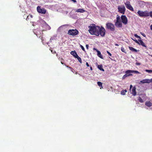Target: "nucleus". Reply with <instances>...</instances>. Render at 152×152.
I'll use <instances>...</instances> for the list:
<instances>
[{"instance_id": "nucleus-1", "label": "nucleus", "mask_w": 152, "mask_h": 152, "mask_svg": "<svg viewBox=\"0 0 152 152\" xmlns=\"http://www.w3.org/2000/svg\"><path fill=\"white\" fill-rule=\"evenodd\" d=\"M99 26H96L94 24H92L91 25L88 26L89 29L88 31L91 35H98V27Z\"/></svg>"}, {"instance_id": "nucleus-2", "label": "nucleus", "mask_w": 152, "mask_h": 152, "mask_svg": "<svg viewBox=\"0 0 152 152\" xmlns=\"http://www.w3.org/2000/svg\"><path fill=\"white\" fill-rule=\"evenodd\" d=\"M105 28L107 30L112 32H114L115 30L114 25L110 22H108L106 23Z\"/></svg>"}, {"instance_id": "nucleus-3", "label": "nucleus", "mask_w": 152, "mask_h": 152, "mask_svg": "<svg viewBox=\"0 0 152 152\" xmlns=\"http://www.w3.org/2000/svg\"><path fill=\"white\" fill-rule=\"evenodd\" d=\"M98 33L99 34L96 35V36H99V35L102 37H104L106 31L104 28L103 27L101 26V27L99 26L98 27Z\"/></svg>"}, {"instance_id": "nucleus-4", "label": "nucleus", "mask_w": 152, "mask_h": 152, "mask_svg": "<svg viewBox=\"0 0 152 152\" xmlns=\"http://www.w3.org/2000/svg\"><path fill=\"white\" fill-rule=\"evenodd\" d=\"M137 13L139 15V16L140 17H147L149 16L148 12L147 11L143 12L140 10H139L137 12Z\"/></svg>"}, {"instance_id": "nucleus-5", "label": "nucleus", "mask_w": 152, "mask_h": 152, "mask_svg": "<svg viewBox=\"0 0 152 152\" xmlns=\"http://www.w3.org/2000/svg\"><path fill=\"white\" fill-rule=\"evenodd\" d=\"M37 9V12L39 13L45 14L46 12V10L45 8H41L40 6H38Z\"/></svg>"}, {"instance_id": "nucleus-6", "label": "nucleus", "mask_w": 152, "mask_h": 152, "mask_svg": "<svg viewBox=\"0 0 152 152\" xmlns=\"http://www.w3.org/2000/svg\"><path fill=\"white\" fill-rule=\"evenodd\" d=\"M78 33V31L76 29L69 30L68 32V34L72 36H75Z\"/></svg>"}, {"instance_id": "nucleus-7", "label": "nucleus", "mask_w": 152, "mask_h": 152, "mask_svg": "<svg viewBox=\"0 0 152 152\" xmlns=\"http://www.w3.org/2000/svg\"><path fill=\"white\" fill-rule=\"evenodd\" d=\"M118 12L123 14L125 13L126 11V8L125 6L124 5L121 6H119L118 7Z\"/></svg>"}, {"instance_id": "nucleus-8", "label": "nucleus", "mask_w": 152, "mask_h": 152, "mask_svg": "<svg viewBox=\"0 0 152 152\" xmlns=\"http://www.w3.org/2000/svg\"><path fill=\"white\" fill-rule=\"evenodd\" d=\"M122 22L124 25L127 24L128 20L126 17L125 15H122L121 16Z\"/></svg>"}, {"instance_id": "nucleus-9", "label": "nucleus", "mask_w": 152, "mask_h": 152, "mask_svg": "<svg viewBox=\"0 0 152 152\" xmlns=\"http://www.w3.org/2000/svg\"><path fill=\"white\" fill-rule=\"evenodd\" d=\"M140 83H152V78L151 79H145L140 81Z\"/></svg>"}, {"instance_id": "nucleus-10", "label": "nucleus", "mask_w": 152, "mask_h": 152, "mask_svg": "<svg viewBox=\"0 0 152 152\" xmlns=\"http://www.w3.org/2000/svg\"><path fill=\"white\" fill-rule=\"evenodd\" d=\"M115 25L117 27L122 28V22L121 21H116Z\"/></svg>"}, {"instance_id": "nucleus-11", "label": "nucleus", "mask_w": 152, "mask_h": 152, "mask_svg": "<svg viewBox=\"0 0 152 152\" xmlns=\"http://www.w3.org/2000/svg\"><path fill=\"white\" fill-rule=\"evenodd\" d=\"M125 73H126L122 77V79H124L126 77H127L129 76H132V74H128V73H127L126 71L125 72Z\"/></svg>"}, {"instance_id": "nucleus-12", "label": "nucleus", "mask_w": 152, "mask_h": 152, "mask_svg": "<svg viewBox=\"0 0 152 152\" xmlns=\"http://www.w3.org/2000/svg\"><path fill=\"white\" fill-rule=\"evenodd\" d=\"M138 41H139V44H138L139 45H141L143 47H146V48L147 47L145 45V44L143 42V41L141 40V39H138Z\"/></svg>"}, {"instance_id": "nucleus-13", "label": "nucleus", "mask_w": 152, "mask_h": 152, "mask_svg": "<svg viewBox=\"0 0 152 152\" xmlns=\"http://www.w3.org/2000/svg\"><path fill=\"white\" fill-rule=\"evenodd\" d=\"M136 88L135 87H133L132 89L131 93L134 96H135L136 95Z\"/></svg>"}, {"instance_id": "nucleus-14", "label": "nucleus", "mask_w": 152, "mask_h": 152, "mask_svg": "<svg viewBox=\"0 0 152 152\" xmlns=\"http://www.w3.org/2000/svg\"><path fill=\"white\" fill-rule=\"evenodd\" d=\"M127 73H134L135 74H139L140 72L137 71L133 70H127L126 71Z\"/></svg>"}, {"instance_id": "nucleus-15", "label": "nucleus", "mask_w": 152, "mask_h": 152, "mask_svg": "<svg viewBox=\"0 0 152 152\" xmlns=\"http://www.w3.org/2000/svg\"><path fill=\"white\" fill-rule=\"evenodd\" d=\"M86 11L83 9H78L75 10V12H77L83 13Z\"/></svg>"}, {"instance_id": "nucleus-16", "label": "nucleus", "mask_w": 152, "mask_h": 152, "mask_svg": "<svg viewBox=\"0 0 152 152\" xmlns=\"http://www.w3.org/2000/svg\"><path fill=\"white\" fill-rule=\"evenodd\" d=\"M126 7L127 8L131 10V11H133L134 10L133 7L130 4L129 5H127V6H126Z\"/></svg>"}, {"instance_id": "nucleus-17", "label": "nucleus", "mask_w": 152, "mask_h": 152, "mask_svg": "<svg viewBox=\"0 0 152 152\" xmlns=\"http://www.w3.org/2000/svg\"><path fill=\"white\" fill-rule=\"evenodd\" d=\"M70 54L75 58L78 55L76 52L75 51H72L70 52Z\"/></svg>"}, {"instance_id": "nucleus-18", "label": "nucleus", "mask_w": 152, "mask_h": 152, "mask_svg": "<svg viewBox=\"0 0 152 152\" xmlns=\"http://www.w3.org/2000/svg\"><path fill=\"white\" fill-rule=\"evenodd\" d=\"M145 104L148 107H151L152 105V104L150 101H147L145 102Z\"/></svg>"}, {"instance_id": "nucleus-19", "label": "nucleus", "mask_w": 152, "mask_h": 152, "mask_svg": "<svg viewBox=\"0 0 152 152\" xmlns=\"http://www.w3.org/2000/svg\"><path fill=\"white\" fill-rule=\"evenodd\" d=\"M129 49L131 50L132 51L134 52H137V50L135 49V48H133L131 47H129Z\"/></svg>"}, {"instance_id": "nucleus-20", "label": "nucleus", "mask_w": 152, "mask_h": 152, "mask_svg": "<svg viewBox=\"0 0 152 152\" xmlns=\"http://www.w3.org/2000/svg\"><path fill=\"white\" fill-rule=\"evenodd\" d=\"M97 55L98 56H99V58L102 59H103V56H102V54H101L100 52L99 51L97 50Z\"/></svg>"}, {"instance_id": "nucleus-21", "label": "nucleus", "mask_w": 152, "mask_h": 152, "mask_svg": "<svg viewBox=\"0 0 152 152\" xmlns=\"http://www.w3.org/2000/svg\"><path fill=\"white\" fill-rule=\"evenodd\" d=\"M102 67L103 66L102 65H99L98 66V68L99 69L102 71H104V70Z\"/></svg>"}, {"instance_id": "nucleus-22", "label": "nucleus", "mask_w": 152, "mask_h": 152, "mask_svg": "<svg viewBox=\"0 0 152 152\" xmlns=\"http://www.w3.org/2000/svg\"><path fill=\"white\" fill-rule=\"evenodd\" d=\"M97 84L98 86L100 87V89H101L102 88H103L102 87V83L101 82H98L97 83Z\"/></svg>"}, {"instance_id": "nucleus-23", "label": "nucleus", "mask_w": 152, "mask_h": 152, "mask_svg": "<svg viewBox=\"0 0 152 152\" xmlns=\"http://www.w3.org/2000/svg\"><path fill=\"white\" fill-rule=\"evenodd\" d=\"M127 92V90L126 89L124 90H122L121 91V94L122 95H125V94Z\"/></svg>"}, {"instance_id": "nucleus-24", "label": "nucleus", "mask_w": 152, "mask_h": 152, "mask_svg": "<svg viewBox=\"0 0 152 152\" xmlns=\"http://www.w3.org/2000/svg\"><path fill=\"white\" fill-rule=\"evenodd\" d=\"M76 58L78 60L80 63H82L81 59V58L78 56V55L76 57Z\"/></svg>"}, {"instance_id": "nucleus-25", "label": "nucleus", "mask_w": 152, "mask_h": 152, "mask_svg": "<svg viewBox=\"0 0 152 152\" xmlns=\"http://www.w3.org/2000/svg\"><path fill=\"white\" fill-rule=\"evenodd\" d=\"M138 100L141 103H142L143 102V100L140 97H139L138 98Z\"/></svg>"}, {"instance_id": "nucleus-26", "label": "nucleus", "mask_w": 152, "mask_h": 152, "mask_svg": "<svg viewBox=\"0 0 152 152\" xmlns=\"http://www.w3.org/2000/svg\"><path fill=\"white\" fill-rule=\"evenodd\" d=\"M124 4L126 7V6H127V5L130 4V2L129 1H127L126 2L124 3Z\"/></svg>"}, {"instance_id": "nucleus-27", "label": "nucleus", "mask_w": 152, "mask_h": 152, "mask_svg": "<svg viewBox=\"0 0 152 152\" xmlns=\"http://www.w3.org/2000/svg\"><path fill=\"white\" fill-rule=\"evenodd\" d=\"M116 21H121L120 17L118 15L116 18Z\"/></svg>"}, {"instance_id": "nucleus-28", "label": "nucleus", "mask_w": 152, "mask_h": 152, "mask_svg": "<svg viewBox=\"0 0 152 152\" xmlns=\"http://www.w3.org/2000/svg\"><path fill=\"white\" fill-rule=\"evenodd\" d=\"M134 36L135 37H136L137 38H139V39H141L140 37V36L138 35L137 34H134Z\"/></svg>"}, {"instance_id": "nucleus-29", "label": "nucleus", "mask_w": 152, "mask_h": 152, "mask_svg": "<svg viewBox=\"0 0 152 152\" xmlns=\"http://www.w3.org/2000/svg\"><path fill=\"white\" fill-rule=\"evenodd\" d=\"M121 50L122 52L126 53V50L124 48L122 47L121 48Z\"/></svg>"}, {"instance_id": "nucleus-30", "label": "nucleus", "mask_w": 152, "mask_h": 152, "mask_svg": "<svg viewBox=\"0 0 152 152\" xmlns=\"http://www.w3.org/2000/svg\"><path fill=\"white\" fill-rule=\"evenodd\" d=\"M145 71L149 73H151L152 72V70H149L148 69H146Z\"/></svg>"}, {"instance_id": "nucleus-31", "label": "nucleus", "mask_w": 152, "mask_h": 152, "mask_svg": "<svg viewBox=\"0 0 152 152\" xmlns=\"http://www.w3.org/2000/svg\"><path fill=\"white\" fill-rule=\"evenodd\" d=\"M149 16H150L151 18H152V11L150 12H148Z\"/></svg>"}, {"instance_id": "nucleus-32", "label": "nucleus", "mask_w": 152, "mask_h": 152, "mask_svg": "<svg viewBox=\"0 0 152 152\" xmlns=\"http://www.w3.org/2000/svg\"><path fill=\"white\" fill-rule=\"evenodd\" d=\"M134 41L137 43V44H139V41H138V40H137L136 39H132Z\"/></svg>"}, {"instance_id": "nucleus-33", "label": "nucleus", "mask_w": 152, "mask_h": 152, "mask_svg": "<svg viewBox=\"0 0 152 152\" xmlns=\"http://www.w3.org/2000/svg\"><path fill=\"white\" fill-rule=\"evenodd\" d=\"M80 47L83 50V51H85V48H84V47L82 46V45H80Z\"/></svg>"}, {"instance_id": "nucleus-34", "label": "nucleus", "mask_w": 152, "mask_h": 152, "mask_svg": "<svg viewBox=\"0 0 152 152\" xmlns=\"http://www.w3.org/2000/svg\"><path fill=\"white\" fill-rule=\"evenodd\" d=\"M107 53L110 56H112V54H111L110 53V52H109L108 51H107Z\"/></svg>"}, {"instance_id": "nucleus-35", "label": "nucleus", "mask_w": 152, "mask_h": 152, "mask_svg": "<svg viewBox=\"0 0 152 152\" xmlns=\"http://www.w3.org/2000/svg\"><path fill=\"white\" fill-rule=\"evenodd\" d=\"M140 33L142 34V35L143 37H146V35L145 34H144V33H143L142 32H141Z\"/></svg>"}, {"instance_id": "nucleus-36", "label": "nucleus", "mask_w": 152, "mask_h": 152, "mask_svg": "<svg viewBox=\"0 0 152 152\" xmlns=\"http://www.w3.org/2000/svg\"><path fill=\"white\" fill-rule=\"evenodd\" d=\"M67 67H68L69 68H70V69H71V70L72 71L73 69H72V67H70V66H67Z\"/></svg>"}, {"instance_id": "nucleus-37", "label": "nucleus", "mask_w": 152, "mask_h": 152, "mask_svg": "<svg viewBox=\"0 0 152 152\" xmlns=\"http://www.w3.org/2000/svg\"><path fill=\"white\" fill-rule=\"evenodd\" d=\"M86 65L87 66V67L89 66V64H88V62H86Z\"/></svg>"}, {"instance_id": "nucleus-38", "label": "nucleus", "mask_w": 152, "mask_h": 152, "mask_svg": "<svg viewBox=\"0 0 152 152\" xmlns=\"http://www.w3.org/2000/svg\"><path fill=\"white\" fill-rule=\"evenodd\" d=\"M72 1L74 3H76L77 2L76 0H72Z\"/></svg>"}, {"instance_id": "nucleus-39", "label": "nucleus", "mask_w": 152, "mask_h": 152, "mask_svg": "<svg viewBox=\"0 0 152 152\" xmlns=\"http://www.w3.org/2000/svg\"><path fill=\"white\" fill-rule=\"evenodd\" d=\"M136 64L137 65H139L140 64L139 63H136Z\"/></svg>"}, {"instance_id": "nucleus-40", "label": "nucleus", "mask_w": 152, "mask_h": 152, "mask_svg": "<svg viewBox=\"0 0 152 152\" xmlns=\"http://www.w3.org/2000/svg\"><path fill=\"white\" fill-rule=\"evenodd\" d=\"M86 47L87 49H88V45H86Z\"/></svg>"}, {"instance_id": "nucleus-41", "label": "nucleus", "mask_w": 152, "mask_h": 152, "mask_svg": "<svg viewBox=\"0 0 152 152\" xmlns=\"http://www.w3.org/2000/svg\"><path fill=\"white\" fill-rule=\"evenodd\" d=\"M90 70H91V71H92V70H93V69H92V67L91 66H90Z\"/></svg>"}, {"instance_id": "nucleus-42", "label": "nucleus", "mask_w": 152, "mask_h": 152, "mask_svg": "<svg viewBox=\"0 0 152 152\" xmlns=\"http://www.w3.org/2000/svg\"><path fill=\"white\" fill-rule=\"evenodd\" d=\"M132 85H131L130 86V90L132 88Z\"/></svg>"}, {"instance_id": "nucleus-43", "label": "nucleus", "mask_w": 152, "mask_h": 152, "mask_svg": "<svg viewBox=\"0 0 152 152\" xmlns=\"http://www.w3.org/2000/svg\"><path fill=\"white\" fill-rule=\"evenodd\" d=\"M151 29L152 30V24L150 26Z\"/></svg>"}, {"instance_id": "nucleus-44", "label": "nucleus", "mask_w": 152, "mask_h": 152, "mask_svg": "<svg viewBox=\"0 0 152 152\" xmlns=\"http://www.w3.org/2000/svg\"><path fill=\"white\" fill-rule=\"evenodd\" d=\"M115 46H118V44H115Z\"/></svg>"}, {"instance_id": "nucleus-45", "label": "nucleus", "mask_w": 152, "mask_h": 152, "mask_svg": "<svg viewBox=\"0 0 152 152\" xmlns=\"http://www.w3.org/2000/svg\"><path fill=\"white\" fill-rule=\"evenodd\" d=\"M94 50H96V51H97V50L96 49V48H94Z\"/></svg>"}, {"instance_id": "nucleus-46", "label": "nucleus", "mask_w": 152, "mask_h": 152, "mask_svg": "<svg viewBox=\"0 0 152 152\" xmlns=\"http://www.w3.org/2000/svg\"><path fill=\"white\" fill-rule=\"evenodd\" d=\"M61 63L62 64H64V63H63L62 61H61Z\"/></svg>"}, {"instance_id": "nucleus-47", "label": "nucleus", "mask_w": 152, "mask_h": 152, "mask_svg": "<svg viewBox=\"0 0 152 152\" xmlns=\"http://www.w3.org/2000/svg\"><path fill=\"white\" fill-rule=\"evenodd\" d=\"M28 16H27V18H26V20H27L28 19Z\"/></svg>"}, {"instance_id": "nucleus-48", "label": "nucleus", "mask_w": 152, "mask_h": 152, "mask_svg": "<svg viewBox=\"0 0 152 152\" xmlns=\"http://www.w3.org/2000/svg\"><path fill=\"white\" fill-rule=\"evenodd\" d=\"M30 16L31 17V18H32V15H30Z\"/></svg>"}, {"instance_id": "nucleus-49", "label": "nucleus", "mask_w": 152, "mask_h": 152, "mask_svg": "<svg viewBox=\"0 0 152 152\" xmlns=\"http://www.w3.org/2000/svg\"><path fill=\"white\" fill-rule=\"evenodd\" d=\"M131 74V73H128V74Z\"/></svg>"}, {"instance_id": "nucleus-50", "label": "nucleus", "mask_w": 152, "mask_h": 152, "mask_svg": "<svg viewBox=\"0 0 152 152\" xmlns=\"http://www.w3.org/2000/svg\"><path fill=\"white\" fill-rule=\"evenodd\" d=\"M151 56L152 57V55H151Z\"/></svg>"}]
</instances>
